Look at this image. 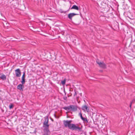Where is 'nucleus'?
Returning a JSON list of instances; mask_svg holds the SVG:
<instances>
[{
	"label": "nucleus",
	"instance_id": "obj_1",
	"mask_svg": "<svg viewBox=\"0 0 135 135\" xmlns=\"http://www.w3.org/2000/svg\"><path fill=\"white\" fill-rule=\"evenodd\" d=\"M71 120L64 121V124L65 127L68 128L72 130L78 131H82V128L77 126L74 124H71Z\"/></svg>",
	"mask_w": 135,
	"mask_h": 135
},
{
	"label": "nucleus",
	"instance_id": "obj_2",
	"mask_svg": "<svg viewBox=\"0 0 135 135\" xmlns=\"http://www.w3.org/2000/svg\"><path fill=\"white\" fill-rule=\"evenodd\" d=\"M45 119L43 123V127L44 128V133L43 135H48V133L50 132L49 129V124H48L49 118L48 117L45 118Z\"/></svg>",
	"mask_w": 135,
	"mask_h": 135
},
{
	"label": "nucleus",
	"instance_id": "obj_3",
	"mask_svg": "<svg viewBox=\"0 0 135 135\" xmlns=\"http://www.w3.org/2000/svg\"><path fill=\"white\" fill-rule=\"evenodd\" d=\"M63 108L68 112H75L77 110L78 106L77 105H71L67 107H64Z\"/></svg>",
	"mask_w": 135,
	"mask_h": 135
},
{
	"label": "nucleus",
	"instance_id": "obj_4",
	"mask_svg": "<svg viewBox=\"0 0 135 135\" xmlns=\"http://www.w3.org/2000/svg\"><path fill=\"white\" fill-rule=\"evenodd\" d=\"M96 62L100 67L103 69L106 68V65L103 62H100L98 60L96 61Z\"/></svg>",
	"mask_w": 135,
	"mask_h": 135
},
{
	"label": "nucleus",
	"instance_id": "obj_5",
	"mask_svg": "<svg viewBox=\"0 0 135 135\" xmlns=\"http://www.w3.org/2000/svg\"><path fill=\"white\" fill-rule=\"evenodd\" d=\"M81 109L84 112H87L89 113L90 112L89 108L86 105L82 106L81 107Z\"/></svg>",
	"mask_w": 135,
	"mask_h": 135
},
{
	"label": "nucleus",
	"instance_id": "obj_6",
	"mask_svg": "<svg viewBox=\"0 0 135 135\" xmlns=\"http://www.w3.org/2000/svg\"><path fill=\"white\" fill-rule=\"evenodd\" d=\"M16 76L17 77H20L21 76V72L19 69H17L15 70Z\"/></svg>",
	"mask_w": 135,
	"mask_h": 135
},
{
	"label": "nucleus",
	"instance_id": "obj_7",
	"mask_svg": "<svg viewBox=\"0 0 135 135\" xmlns=\"http://www.w3.org/2000/svg\"><path fill=\"white\" fill-rule=\"evenodd\" d=\"M23 84H22H22H19L17 86V89L19 90L20 91H23V88H24Z\"/></svg>",
	"mask_w": 135,
	"mask_h": 135
},
{
	"label": "nucleus",
	"instance_id": "obj_8",
	"mask_svg": "<svg viewBox=\"0 0 135 135\" xmlns=\"http://www.w3.org/2000/svg\"><path fill=\"white\" fill-rule=\"evenodd\" d=\"M78 15V14L74 13H71L69 14L68 15V18L70 20H72V17L75 15Z\"/></svg>",
	"mask_w": 135,
	"mask_h": 135
},
{
	"label": "nucleus",
	"instance_id": "obj_9",
	"mask_svg": "<svg viewBox=\"0 0 135 135\" xmlns=\"http://www.w3.org/2000/svg\"><path fill=\"white\" fill-rule=\"evenodd\" d=\"M25 72H23V74L22 78V80L21 81V83L22 84H24L25 83Z\"/></svg>",
	"mask_w": 135,
	"mask_h": 135
},
{
	"label": "nucleus",
	"instance_id": "obj_10",
	"mask_svg": "<svg viewBox=\"0 0 135 135\" xmlns=\"http://www.w3.org/2000/svg\"><path fill=\"white\" fill-rule=\"evenodd\" d=\"M0 78L3 80H5L6 79V76L3 74H0Z\"/></svg>",
	"mask_w": 135,
	"mask_h": 135
},
{
	"label": "nucleus",
	"instance_id": "obj_11",
	"mask_svg": "<svg viewBox=\"0 0 135 135\" xmlns=\"http://www.w3.org/2000/svg\"><path fill=\"white\" fill-rule=\"evenodd\" d=\"M75 9L77 10H79V8L78 7L75 5H74L71 8V9Z\"/></svg>",
	"mask_w": 135,
	"mask_h": 135
},
{
	"label": "nucleus",
	"instance_id": "obj_12",
	"mask_svg": "<svg viewBox=\"0 0 135 135\" xmlns=\"http://www.w3.org/2000/svg\"><path fill=\"white\" fill-rule=\"evenodd\" d=\"M105 6H106V4L104 3H103V4H102V6H101L100 7L101 8H103L104 9L105 8H106V7H104Z\"/></svg>",
	"mask_w": 135,
	"mask_h": 135
},
{
	"label": "nucleus",
	"instance_id": "obj_13",
	"mask_svg": "<svg viewBox=\"0 0 135 135\" xmlns=\"http://www.w3.org/2000/svg\"><path fill=\"white\" fill-rule=\"evenodd\" d=\"M66 79H65L63 80H62L61 81V84L63 85H64L66 83Z\"/></svg>",
	"mask_w": 135,
	"mask_h": 135
},
{
	"label": "nucleus",
	"instance_id": "obj_14",
	"mask_svg": "<svg viewBox=\"0 0 135 135\" xmlns=\"http://www.w3.org/2000/svg\"><path fill=\"white\" fill-rule=\"evenodd\" d=\"M13 107H14L12 103H11L10 104L9 106V108L10 109H11L12 108H13Z\"/></svg>",
	"mask_w": 135,
	"mask_h": 135
},
{
	"label": "nucleus",
	"instance_id": "obj_15",
	"mask_svg": "<svg viewBox=\"0 0 135 135\" xmlns=\"http://www.w3.org/2000/svg\"><path fill=\"white\" fill-rule=\"evenodd\" d=\"M81 119L83 120V121H86V122H88V121L87 120V119L86 118H84V117H83Z\"/></svg>",
	"mask_w": 135,
	"mask_h": 135
},
{
	"label": "nucleus",
	"instance_id": "obj_16",
	"mask_svg": "<svg viewBox=\"0 0 135 135\" xmlns=\"http://www.w3.org/2000/svg\"><path fill=\"white\" fill-rule=\"evenodd\" d=\"M79 115L80 116L81 119L83 117L82 115V113L81 111H80V112L79 113Z\"/></svg>",
	"mask_w": 135,
	"mask_h": 135
},
{
	"label": "nucleus",
	"instance_id": "obj_17",
	"mask_svg": "<svg viewBox=\"0 0 135 135\" xmlns=\"http://www.w3.org/2000/svg\"><path fill=\"white\" fill-rule=\"evenodd\" d=\"M134 101V100H133L131 102L130 105L129 106L130 109L131 108V106H132V103H133V102Z\"/></svg>",
	"mask_w": 135,
	"mask_h": 135
},
{
	"label": "nucleus",
	"instance_id": "obj_18",
	"mask_svg": "<svg viewBox=\"0 0 135 135\" xmlns=\"http://www.w3.org/2000/svg\"><path fill=\"white\" fill-rule=\"evenodd\" d=\"M74 92H75V93L74 94V97H75L77 93H76V90H74Z\"/></svg>",
	"mask_w": 135,
	"mask_h": 135
},
{
	"label": "nucleus",
	"instance_id": "obj_19",
	"mask_svg": "<svg viewBox=\"0 0 135 135\" xmlns=\"http://www.w3.org/2000/svg\"><path fill=\"white\" fill-rule=\"evenodd\" d=\"M63 99L64 100H66L67 99V97H64Z\"/></svg>",
	"mask_w": 135,
	"mask_h": 135
},
{
	"label": "nucleus",
	"instance_id": "obj_20",
	"mask_svg": "<svg viewBox=\"0 0 135 135\" xmlns=\"http://www.w3.org/2000/svg\"><path fill=\"white\" fill-rule=\"evenodd\" d=\"M32 44L33 45H35L36 44V43L34 42H32Z\"/></svg>",
	"mask_w": 135,
	"mask_h": 135
},
{
	"label": "nucleus",
	"instance_id": "obj_21",
	"mask_svg": "<svg viewBox=\"0 0 135 135\" xmlns=\"http://www.w3.org/2000/svg\"><path fill=\"white\" fill-rule=\"evenodd\" d=\"M54 116L55 117V118H57L56 117V115H55V114H54Z\"/></svg>",
	"mask_w": 135,
	"mask_h": 135
},
{
	"label": "nucleus",
	"instance_id": "obj_22",
	"mask_svg": "<svg viewBox=\"0 0 135 135\" xmlns=\"http://www.w3.org/2000/svg\"><path fill=\"white\" fill-rule=\"evenodd\" d=\"M77 98H78V97H77Z\"/></svg>",
	"mask_w": 135,
	"mask_h": 135
}]
</instances>
